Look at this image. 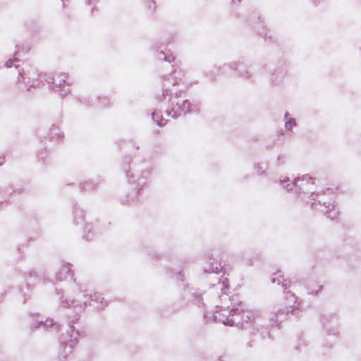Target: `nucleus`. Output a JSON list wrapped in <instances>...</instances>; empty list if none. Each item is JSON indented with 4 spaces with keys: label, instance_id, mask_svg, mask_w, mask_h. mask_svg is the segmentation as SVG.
Masks as SVG:
<instances>
[{
    "label": "nucleus",
    "instance_id": "1",
    "mask_svg": "<svg viewBox=\"0 0 361 361\" xmlns=\"http://www.w3.org/2000/svg\"><path fill=\"white\" fill-rule=\"evenodd\" d=\"M296 125L295 120L290 119V121H287L286 123V127L288 130H291V128Z\"/></svg>",
    "mask_w": 361,
    "mask_h": 361
},
{
    "label": "nucleus",
    "instance_id": "2",
    "mask_svg": "<svg viewBox=\"0 0 361 361\" xmlns=\"http://www.w3.org/2000/svg\"><path fill=\"white\" fill-rule=\"evenodd\" d=\"M298 308H299V304H297V305H294L293 308H290V310L288 309L286 311H287V312L293 313L295 310H298Z\"/></svg>",
    "mask_w": 361,
    "mask_h": 361
},
{
    "label": "nucleus",
    "instance_id": "3",
    "mask_svg": "<svg viewBox=\"0 0 361 361\" xmlns=\"http://www.w3.org/2000/svg\"><path fill=\"white\" fill-rule=\"evenodd\" d=\"M310 180L312 181V183L314 184V182L312 181V178H310V177H308L307 176H303L302 178V180Z\"/></svg>",
    "mask_w": 361,
    "mask_h": 361
},
{
    "label": "nucleus",
    "instance_id": "4",
    "mask_svg": "<svg viewBox=\"0 0 361 361\" xmlns=\"http://www.w3.org/2000/svg\"><path fill=\"white\" fill-rule=\"evenodd\" d=\"M282 283H283V286H289V284L286 282V280H284L283 281H282Z\"/></svg>",
    "mask_w": 361,
    "mask_h": 361
},
{
    "label": "nucleus",
    "instance_id": "5",
    "mask_svg": "<svg viewBox=\"0 0 361 361\" xmlns=\"http://www.w3.org/2000/svg\"><path fill=\"white\" fill-rule=\"evenodd\" d=\"M292 298H293V300L294 303H295V304H296V303H297V299H296V298H295V296H294V295H292Z\"/></svg>",
    "mask_w": 361,
    "mask_h": 361
},
{
    "label": "nucleus",
    "instance_id": "6",
    "mask_svg": "<svg viewBox=\"0 0 361 361\" xmlns=\"http://www.w3.org/2000/svg\"><path fill=\"white\" fill-rule=\"evenodd\" d=\"M212 271H215V272L218 273L219 271L218 269V267H216V270L212 269Z\"/></svg>",
    "mask_w": 361,
    "mask_h": 361
}]
</instances>
